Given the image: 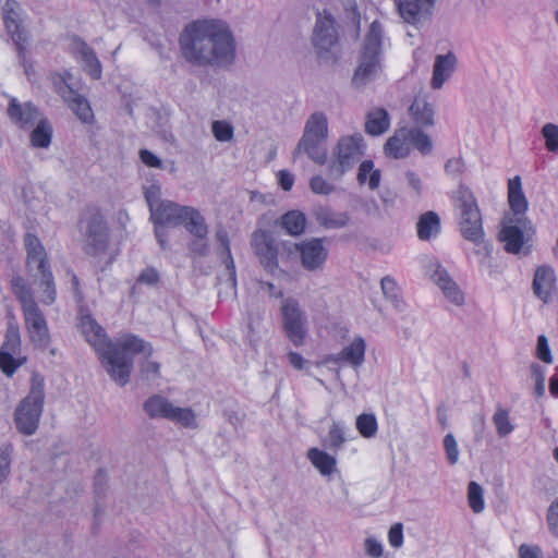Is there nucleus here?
Here are the masks:
<instances>
[{
  "label": "nucleus",
  "mask_w": 558,
  "mask_h": 558,
  "mask_svg": "<svg viewBox=\"0 0 558 558\" xmlns=\"http://www.w3.org/2000/svg\"><path fill=\"white\" fill-rule=\"evenodd\" d=\"M211 131L215 138L219 142H229L233 138L234 130L233 126L222 120H216L211 124Z\"/></svg>",
  "instance_id": "nucleus-41"
},
{
  "label": "nucleus",
  "mask_w": 558,
  "mask_h": 558,
  "mask_svg": "<svg viewBox=\"0 0 558 558\" xmlns=\"http://www.w3.org/2000/svg\"><path fill=\"white\" fill-rule=\"evenodd\" d=\"M547 524L550 533L558 537V498L548 508Z\"/></svg>",
  "instance_id": "nucleus-52"
},
{
  "label": "nucleus",
  "mask_w": 558,
  "mask_h": 558,
  "mask_svg": "<svg viewBox=\"0 0 558 558\" xmlns=\"http://www.w3.org/2000/svg\"><path fill=\"white\" fill-rule=\"evenodd\" d=\"M356 429L364 438H372L378 432L377 418L372 413H362L356 417Z\"/></svg>",
  "instance_id": "nucleus-37"
},
{
  "label": "nucleus",
  "mask_w": 558,
  "mask_h": 558,
  "mask_svg": "<svg viewBox=\"0 0 558 558\" xmlns=\"http://www.w3.org/2000/svg\"><path fill=\"white\" fill-rule=\"evenodd\" d=\"M417 236L422 241H429L440 232V219L435 211H426L420 216L416 223Z\"/></svg>",
  "instance_id": "nucleus-28"
},
{
  "label": "nucleus",
  "mask_w": 558,
  "mask_h": 558,
  "mask_svg": "<svg viewBox=\"0 0 558 558\" xmlns=\"http://www.w3.org/2000/svg\"><path fill=\"white\" fill-rule=\"evenodd\" d=\"M360 184L368 183L371 190H376L380 184V171L374 168L372 160H364L360 163L357 172Z\"/></svg>",
  "instance_id": "nucleus-36"
},
{
  "label": "nucleus",
  "mask_w": 558,
  "mask_h": 558,
  "mask_svg": "<svg viewBox=\"0 0 558 558\" xmlns=\"http://www.w3.org/2000/svg\"><path fill=\"white\" fill-rule=\"evenodd\" d=\"M280 313L282 328L287 338L295 347L303 345L307 335V320L304 312L300 307L299 302L292 298L283 300L280 307Z\"/></svg>",
  "instance_id": "nucleus-14"
},
{
  "label": "nucleus",
  "mask_w": 558,
  "mask_h": 558,
  "mask_svg": "<svg viewBox=\"0 0 558 558\" xmlns=\"http://www.w3.org/2000/svg\"><path fill=\"white\" fill-rule=\"evenodd\" d=\"M140 158H141L142 162L149 168H161L162 167V161L148 149H141Z\"/></svg>",
  "instance_id": "nucleus-56"
},
{
  "label": "nucleus",
  "mask_w": 558,
  "mask_h": 558,
  "mask_svg": "<svg viewBox=\"0 0 558 558\" xmlns=\"http://www.w3.org/2000/svg\"><path fill=\"white\" fill-rule=\"evenodd\" d=\"M12 289L20 301L26 329L32 343L39 349L49 344V330L43 312L34 300L33 291L22 277L12 279Z\"/></svg>",
  "instance_id": "nucleus-4"
},
{
  "label": "nucleus",
  "mask_w": 558,
  "mask_h": 558,
  "mask_svg": "<svg viewBox=\"0 0 558 558\" xmlns=\"http://www.w3.org/2000/svg\"><path fill=\"white\" fill-rule=\"evenodd\" d=\"M316 219L327 229L344 227L349 221L347 213L336 211L330 207H320L316 210Z\"/></svg>",
  "instance_id": "nucleus-33"
},
{
  "label": "nucleus",
  "mask_w": 558,
  "mask_h": 558,
  "mask_svg": "<svg viewBox=\"0 0 558 558\" xmlns=\"http://www.w3.org/2000/svg\"><path fill=\"white\" fill-rule=\"evenodd\" d=\"M534 295L543 303H550L557 294V276L553 266L541 265L534 271L532 281Z\"/></svg>",
  "instance_id": "nucleus-20"
},
{
  "label": "nucleus",
  "mask_w": 558,
  "mask_h": 558,
  "mask_svg": "<svg viewBox=\"0 0 558 558\" xmlns=\"http://www.w3.org/2000/svg\"><path fill=\"white\" fill-rule=\"evenodd\" d=\"M507 198L512 215L505 218V225L499 231V240L505 243V250L508 253L519 254L524 245V233L534 231L531 220L526 217L529 202L523 192L520 175L508 180Z\"/></svg>",
  "instance_id": "nucleus-3"
},
{
  "label": "nucleus",
  "mask_w": 558,
  "mask_h": 558,
  "mask_svg": "<svg viewBox=\"0 0 558 558\" xmlns=\"http://www.w3.org/2000/svg\"><path fill=\"white\" fill-rule=\"evenodd\" d=\"M106 481V474L100 470L95 476V486L101 485Z\"/></svg>",
  "instance_id": "nucleus-64"
},
{
  "label": "nucleus",
  "mask_w": 558,
  "mask_h": 558,
  "mask_svg": "<svg viewBox=\"0 0 558 558\" xmlns=\"http://www.w3.org/2000/svg\"><path fill=\"white\" fill-rule=\"evenodd\" d=\"M390 126V118L386 109L375 108L371 110L365 119V132L377 136L385 133Z\"/></svg>",
  "instance_id": "nucleus-27"
},
{
  "label": "nucleus",
  "mask_w": 558,
  "mask_h": 558,
  "mask_svg": "<svg viewBox=\"0 0 558 558\" xmlns=\"http://www.w3.org/2000/svg\"><path fill=\"white\" fill-rule=\"evenodd\" d=\"M365 553L373 558H380L384 553L383 545L375 537H366L364 541Z\"/></svg>",
  "instance_id": "nucleus-53"
},
{
  "label": "nucleus",
  "mask_w": 558,
  "mask_h": 558,
  "mask_svg": "<svg viewBox=\"0 0 558 558\" xmlns=\"http://www.w3.org/2000/svg\"><path fill=\"white\" fill-rule=\"evenodd\" d=\"M184 58L198 65L230 64L235 56V44L226 23L221 21H194L180 36Z\"/></svg>",
  "instance_id": "nucleus-2"
},
{
  "label": "nucleus",
  "mask_w": 558,
  "mask_h": 558,
  "mask_svg": "<svg viewBox=\"0 0 558 558\" xmlns=\"http://www.w3.org/2000/svg\"><path fill=\"white\" fill-rule=\"evenodd\" d=\"M72 112L77 117V119L85 124H93L95 122L94 111L90 107L89 101L78 95L75 94L72 89Z\"/></svg>",
  "instance_id": "nucleus-35"
},
{
  "label": "nucleus",
  "mask_w": 558,
  "mask_h": 558,
  "mask_svg": "<svg viewBox=\"0 0 558 558\" xmlns=\"http://www.w3.org/2000/svg\"><path fill=\"white\" fill-rule=\"evenodd\" d=\"M3 20L16 49L23 56L27 44V33L22 25L20 4L15 0H7L3 8Z\"/></svg>",
  "instance_id": "nucleus-21"
},
{
  "label": "nucleus",
  "mask_w": 558,
  "mask_h": 558,
  "mask_svg": "<svg viewBox=\"0 0 558 558\" xmlns=\"http://www.w3.org/2000/svg\"><path fill=\"white\" fill-rule=\"evenodd\" d=\"M519 558H543V551L537 545L522 544L519 547Z\"/></svg>",
  "instance_id": "nucleus-55"
},
{
  "label": "nucleus",
  "mask_w": 558,
  "mask_h": 558,
  "mask_svg": "<svg viewBox=\"0 0 558 558\" xmlns=\"http://www.w3.org/2000/svg\"><path fill=\"white\" fill-rule=\"evenodd\" d=\"M328 124L323 113H314L306 122L303 137L299 148L303 150L318 165H324L327 160V154L322 143L327 137Z\"/></svg>",
  "instance_id": "nucleus-13"
},
{
  "label": "nucleus",
  "mask_w": 558,
  "mask_h": 558,
  "mask_svg": "<svg viewBox=\"0 0 558 558\" xmlns=\"http://www.w3.org/2000/svg\"><path fill=\"white\" fill-rule=\"evenodd\" d=\"M345 440L347 438L343 427L339 423H333L328 432L329 447L332 449H339Z\"/></svg>",
  "instance_id": "nucleus-44"
},
{
  "label": "nucleus",
  "mask_w": 558,
  "mask_h": 558,
  "mask_svg": "<svg viewBox=\"0 0 558 558\" xmlns=\"http://www.w3.org/2000/svg\"><path fill=\"white\" fill-rule=\"evenodd\" d=\"M279 185L283 191H290L294 184V175L287 170H279L277 173Z\"/></svg>",
  "instance_id": "nucleus-57"
},
{
  "label": "nucleus",
  "mask_w": 558,
  "mask_h": 558,
  "mask_svg": "<svg viewBox=\"0 0 558 558\" xmlns=\"http://www.w3.org/2000/svg\"><path fill=\"white\" fill-rule=\"evenodd\" d=\"M469 506L474 513H480L485 508L484 492L482 486L476 482H470L468 486Z\"/></svg>",
  "instance_id": "nucleus-38"
},
{
  "label": "nucleus",
  "mask_w": 558,
  "mask_h": 558,
  "mask_svg": "<svg viewBox=\"0 0 558 558\" xmlns=\"http://www.w3.org/2000/svg\"><path fill=\"white\" fill-rule=\"evenodd\" d=\"M44 400V379L35 375L32 377L29 393L15 410L14 422L20 433L27 436L36 433L43 413Z\"/></svg>",
  "instance_id": "nucleus-7"
},
{
  "label": "nucleus",
  "mask_w": 558,
  "mask_h": 558,
  "mask_svg": "<svg viewBox=\"0 0 558 558\" xmlns=\"http://www.w3.org/2000/svg\"><path fill=\"white\" fill-rule=\"evenodd\" d=\"M457 208L460 211L459 228L463 238L474 244L484 240L482 214L474 194L464 186L457 192Z\"/></svg>",
  "instance_id": "nucleus-8"
},
{
  "label": "nucleus",
  "mask_w": 558,
  "mask_h": 558,
  "mask_svg": "<svg viewBox=\"0 0 558 558\" xmlns=\"http://www.w3.org/2000/svg\"><path fill=\"white\" fill-rule=\"evenodd\" d=\"M196 239L191 243L190 250L195 256H205L208 253L209 246L206 241L207 234L204 238L194 235Z\"/></svg>",
  "instance_id": "nucleus-54"
},
{
  "label": "nucleus",
  "mask_w": 558,
  "mask_h": 558,
  "mask_svg": "<svg viewBox=\"0 0 558 558\" xmlns=\"http://www.w3.org/2000/svg\"><path fill=\"white\" fill-rule=\"evenodd\" d=\"M155 233L160 246L165 250L167 248V232L165 227L155 226Z\"/></svg>",
  "instance_id": "nucleus-62"
},
{
  "label": "nucleus",
  "mask_w": 558,
  "mask_h": 558,
  "mask_svg": "<svg viewBox=\"0 0 558 558\" xmlns=\"http://www.w3.org/2000/svg\"><path fill=\"white\" fill-rule=\"evenodd\" d=\"M310 187L313 193L320 195H329L333 192L335 187L322 175H314L310 180Z\"/></svg>",
  "instance_id": "nucleus-45"
},
{
  "label": "nucleus",
  "mask_w": 558,
  "mask_h": 558,
  "mask_svg": "<svg viewBox=\"0 0 558 558\" xmlns=\"http://www.w3.org/2000/svg\"><path fill=\"white\" fill-rule=\"evenodd\" d=\"M280 225L290 235H301L306 228V217L300 210H290L281 216Z\"/></svg>",
  "instance_id": "nucleus-34"
},
{
  "label": "nucleus",
  "mask_w": 558,
  "mask_h": 558,
  "mask_svg": "<svg viewBox=\"0 0 558 558\" xmlns=\"http://www.w3.org/2000/svg\"><path fill=\"white\" fill-rule=\"evenodd\" d=\"M383 26L378 21H374L365 36L361 62L354 72L352 82L357 87L365 85L375 74L379 65V56L383 44Z\"/></svg>",
  "instance_id": "nucleus-10"
},
{
  "label": "nucleus",
  "mask_w": 558,
  "mask_h": 558,
  "mask_svg": "<svg viewBox=\"0 0 558 558\" xmlns=\"http://www.w3.org/2000/svg\"><path fill=\"white\" fill-rule=\"evenodd\" d=\"M144 409L150 417H163L186 428L197 426L193 410L173 407L171 402L160 396L150 397L144 403Z\"/></svg>",
  "instance_id": "nucleus-15"
},
{
  "label": "nucleus",
  "mask_w": 558,
  "mask_h": 558,
  "mask_svg": "<svg viewBox=\"0 0 558 558\" xmlns=\"http://www.w3.org/2000/svg\"><path fill=\"white\" fill-rule=\"evenodd\" d=\"M72 52L87 75L93 80H99L101 77V63L95 51L87 44L72 37Z\"/></svg>",
  "instance_id": "nucleus-24"
},
{
  "label": "nucleus",
  "mask_w": 558,
  "mask_h": 558,
  "mask_svg": "<svg viewBox=\"0 0 558 558\" xmlns=\"http://www.w3.org/2000/svg\"><path fill=\"white\" fill-rule=\"evenodd\" d=\"M307 459L322 475L329 476L336 471V458L316 447L307 451Z\"/></svg>",
  "instance_id": "nucleus-29"
},
{
  "label": "nucleus",
  "mask_w": 558,
  "mask_h": 558,
  "mask_svg": "<svg viewBox=\"0 0 558 558\" xmlns=\"http://www.w3.org/2000/svg\"><path fill=\"white\" fill-rule=\"evenodd\" d=\"M388 542L391 547L400 548L403 545V525L395 523L388 532Z\"/></svg>",
  "instance_id": "nucleus-51"
},
{
  "label": "nucleus",
  "mask_w": 558,
  "mask_h": 558,
  "mask_svg": "<svg viewBox=\"0 0 558 558\" xmlns=\"http://www.w3.org/2000/svg\"><path fill=\"white\" fill-rule=\"evenodd\" d=\"M141 373L147 378L149 376H159L160 365L154 361H146L142 365Z\"/></svg>",
  "instance_id": "nucleus-58"
},
{
  "label": "nucleus",
  "mask_w": 558,
  "mask_h": 558,
  "mask_svg": "<svg viewBox=\"0 0 558 558\" xmlns=\"http://www.w3.org/2000/svg\"><path fill=\"white\" fill-rule=\"evenodd\" d=\"M436 0H399L398 13L401 19L411 25H417L430 19Z\"/></svg>",
  "instance_id": "nucleus-23"
},
{
  "label": "nucleus",
  "mask_w": 558,
  "mask_h": 558,
  "mask_svg": "<svg viewBox=\"0 0 558 558\" xmlns=\"http://www.w3.org/2000/svg\"><path fill=\"white\" fill-rule=\"evenodd\" d=\"M335 20L330 14H317V21L313 35V45L319 58L331 52L338 43V35L335 28Z\"/></svg>",
  "instance_id": "nucleus-18"
},
{
  "label": "nucleus",
  "mask_w": 558,
  "mask_h": 558,
  "mask_svg": "<svg viewBox=\"0 0 558 558\" xmlns=\"http://www.w3.org/2000/svg\"><path fill=\"white\" fill-rule=\"evenodd\" d=\"M409 185L416 192L420 193L422 190V182L418 175L412 171L407 173Z\"/></svg>",
  "instance_id": "nucleus-61"
},
{
  "label": "nucleus",
  "mask_w": 558,
  "mask_h": 558,
  "mask_svg": "<svg viewBox=\"0 0 558 558\" xmlns=\"http://www.w3.org/2000/svg\"><path fill=\"white\" fill-rule=\"evenodd\" d=\"M365 341L363 338H355L349 345L344 347L337 360L349 363L354 367L363 364L365 357Z\"/></svg>",
  "instance_id": "nucleus-32"
},
{
  "label": "nucleus",
  "mask_w": 558,
  "mask_h": 558,
  "mask_svg": "<svg viewBox=\"0 0 558 558\" xmlns=\"http://www.w3.org/2000/svg\"><path fill=\"white\" fill-rule=\"evenodd\" d=\"M536 357L546 364L553 363L551 351L545 335L537 337Z\"/></svg>",
  "instance_id": "nucleus-47"
},
{
  "label": "nucleus",
  "mask_w": 558,
  "mask_h": 558,
  "mask_svg": "<svg viewBox=\"0 0 558 558\" xmlns=\"http://www.w3.org/2000/svg\"><path fill=\"white\" fill-rule=\"evenodd\" d=\"M78 328L97 352L111 379L120 386H125L130 380L134 356L145 353L149 357L153 353L149 343L132 333L124 335L117 342H112L105 329L90 315L81 316Z\"/></svg>",
  "instance_id": "nucleus-1"
},
{
  "label": "nucleus",
  "mask_w": 558,
  "mask_h": 558,
  "mask_svg": "<svg viewBox=\"0 0 558 558\" xmlns=\"http://www.w3.org/2000/svg\"><path fill=\"white\" fill-rule=\"evenodd\" d=\"M155 226H184L193 235L204 238L208 233L207 226L201 213L190 206H181L171 201H163L150 213Z\"/></svg>",
  "instance_id": "nucleus-6"
},
{
  "label": "nucleus",
  "mask_w": 558,
  "mask_h": 558,
  "mask_svg": "<svg viewBox=\"0 0 558 558\" xmlns=\"http://www.w3.org/2000/svg\"><path fill=\"white\" fill-rule=\"evenodd\" d=\"M21 353V335L16 323L8 324L5 341L0 350V368L7 375L11 376L25 362V357H15Z\"/></svg>",
  "instance_id": "nucleus-16"
},
{
  "label": "nucleus",
  "mask_w": 558,
  "mask_h": 558,
  "mask_svg": "<svg viewBox=\"0 0 558 558\" xmlns=\"http://www.w3.org/2000/svg\"><path fill=\"white\" fill-rule=\"evenodd\" d=\"M363 154L364 143L361 135L341 137L330 160L329 173L336 178L342 177L359 162Z\"/></svg>",
  "instance_id": "nucleus-12"
},
{
  "label": "nucleus",
  "mask_w": 558,
  "mask_h": 558,
  "mask_svg": "<svg viewBox=\"0 0 558 558\" xmlns=\"http://www.w3.org/2000/svg\"><path fill=\"white\" fill-rule=\"evenodd\" d=\"M380 286H381L383 293L387 300H390L391 302L399 301L398 298H399L400 289H399L397 282L395 281V279H392L389 276H386L381 279Z\"/></svg>",
  "instance_id": "nucleus-46"
},
{
  "label": "nucleus",
  "mask_w": 558,
  "mask_h": 558,
  "mask_svg": "<svg viewBox=\"0 0 558 558\" xmlns=\"http://www.w3.org/2000/svg\"><path fill=\"white\" fill-rule=\"evenodd\" d=\"M251 243L263 267L269 272L277 270L279 250L275 239L259 229L253 232Z\"/></svg>",
  "instance_id": "nucleus-17"
},
{
  "label": "nucleus",
  "mask_w": 558,
  "mask_h": 558,
  "mask_svg": "<svg viewBox=\"0 0 558 558\" xmlns=\"http://www.w3.org/2000/svg\"><path fill=\"white\" fill-rule=\"evenodd\" d=\"M136 281L141 284L156 286L160 281V275L156 268L148 266L141 271Z\"/></svg>",
  "instance_id": "nucleus-49"
},
{
  "label": "nucleus",
  "mask_w": 558,
  "mask_h": 558,
  "mask_svg": "<svg viewBox=\"0 0 558 558\" xmlns=\"http://www.w3.org/2000/svg\"><path fill=\"white\" fill-rule=\"evenodd\" d=\"M161 190L160 186L157 184H151L147 186L144 191L145 199L148 204L150 213L155 207L158 206L159 203H162L163 201L160 199Z\"/></svg>",
  "instance_id": "nucleus-50"
},
{
  "label": "nucleus",
  "mask_w": 558,
  "mask_h": 558,
  "mask_svg": "<svg viewBox=\"0 0 558 558\" xmlns=\"http://www.w3.org/2000/svg\"><path fill=\"white\" fill-rule=\"evenodd\" d=\"M24 246L26 250V267L34 282L40 289L41 302L51 304L56 299V289L46 250L39 239L32 233L25 234Z\"/></svg>",
  "instance_id": "nucleus-5"
},
{
  "label": "nucleus",
  "mask_w": 558,
  "mask_h": 558,
  "mask_svg": "<svg viewBox=\"0 0 558 558\" xmlns=\"http://www.w3.org/2000/svg\"><path fill=\"white\" fill-rule=\"evenodd\" d=\"M410 114L412 120L422 126L434 124V109L424 98L415 97L410 106Z\"/></svg>",
  "instance_id": "nucleus-31"
},
{
  "label": "nucleus",
  "mask_w": 558,
  "mask_h": 558,
  "mask_svg": "<svg viewBox=\"0 0 558 558\" xmlns=\"http://www.w3.org/2000/svg\"><path fill=\"white\" fill-rule=\"evenodd\" d=\"M57 93L68 101V95L70 94V86L68 85L65 78L63 76H57L54 81Z\"/></svg>",
  "instance_id": "nucleus-59"
},
{
  "label": "nucleus",
  "mask_w": 558,
  "mask_h": 558,
  "mask_svg": "<svg viewBox=\"0 0 558 558\" xmlns=\"http://www.w3.org/2000/svg\"><path fill=\"white\" fill-rule=\"evenodd\" d=\"M457 58L452 52L438 54L435 59L433 77L430 85L434 89H439L444 83L451 76L456 69Z\"/></svg>",
  "instance_id": "nucleus-26"
},
{
  "label": "nucleus",
  "mask_w": 558,
  "mask_h": 558,
  "mask_svg": "<svg viewBox=\"0 0 558 558\" xmlns=\"http://www.w3.org/2000/svg\"><path fill=\"white\" fill-rule=\"evenodd\" d=\"M493 422L500 437L508 436L514 430V425L510 420V413L506 409H497L493 416Z\"/></svg>",
  "instance_id": "nucleus-39"
},
{
  "label": "nucleus",
  "mask_w": 558,
  "mask_h": 558,
  "mask_svg": "<svg viewBox=\"0 0 558 558\" xmlns=\"http://www.w3.org/2000/svg\"><path fill=\"white\" fill-rule=\"evenodd\" d=\"M10 121L21 130H31L40 119L43 112L31 101L20 102L12 97L7 109Z\"/></svg>",
  "instance_id": "nucleus-19"
},
{
  "label": "nucleus",
  "mask_w": 558,
  "mask_h": 558,
  "mask_svg": "<svg viewBox=\"0 0 558 558\" xmlns=\"http://www.w3.org/2000/svg\"><path fill=\"white\" fill-rule=\"evenodd\" d=\"M29 134V143L35 148H48L51 144L53 129L45 117L35 123Z\"/></svg>",
  "instance_id": "nucleus-30"
},
{
  "label": "nucleus",
  "mask_w": 558,
  "mask_h": 558,
  "mask_svg": "<svg viewBox=\"0 0 558 558\" xmlns=\"http://www.w3.org/2000/svg\"><path fill=\"white\" fill-rule=\"evenodd\" d=\"M444 447L450 464H456L459 459V449L456 438L452 434H447L444 439Z\"/></svg>",
  "instance_id": "nucleus-48"
},
{
  "label": "nucleus",
  "mask_w": 558,
  "mask_h": 558,
  "mask_svg": "<svg viewBox=\"0 0 558 558\" xmlns=\"http://www.w3.org/2000/svg\"><path fill=\"white\" fill-rule=\"evenodd\" d=\"M549 392L554 398H558V376L554 375L549 379Z\"/></svg>",
  "instance_id": "nucleus-63"
},
{
  "label": "nucleus",
  "mask_w": 558,
  "mask_h": 558,
  "mask_svg": "<svg viewBox=\"0 0 558 558\" xmlns=\"http://www.w3.org/2000/svg\"><path fill=\"white\" fill-rule=\"evenodd\" d=\"M412 147L421 154L427 155L433 149L429 136L420 129L400 128L385 144L387 156L399 159L409 156Z\"/></svg>",
  "instance_id": "nucleus-11"
},
{
  "label": "nucleus",
  "mask_w": 558,
  "mask_h": 558,
  "mask_svg": "<svg viewBox=\"0 0 558 558\" xmlns=\"http://www.w3.org/2000/svg\"><path fill=\"white\" fill-rule=\"evenodd\" d=\"M12 446L3 445L0 447V484L8 477L12 461Z\"/></svg>",
  "instance_id": "nucleus-43"
},
{
  "label": "nucleus",
  "mask_w": 558,
  "mask_h": 558,
  "mask_svg": "<svg viewBox=\"0 0 558 558\" xmlns=\"http://www.w3.org/2000/svg\"><path fill=\"white\" fill-rule=\"evenodd\" d=\"M433 281L442 290L446 298L456 305H462L464 295L458 284L449 277L447 270L437 265L432 275Z\"/></svg>",
  "instance_id": "nucleus-25"
},
{
  "label": "nucleus",
  "mask_w": 558,
  "mask_h": 558,
  "mask_svg": "<svg viewBox=\"0 0 558 558\" xmlns=\"http://www.w3.org/2000/svg\"><path fill=\"white\" fill-rule=\"evenodd\" d=\"M325 239L314 238L295 245L300 254L302 266L307 270L320 268L328 257V250L324 245Z\"/></svg>",
  "instance_id": "nucleus-22"
},
{
  "label": "nucleus",
  "mask_w": 558,
  "mask_h": 558,
  "mask_svg": "<svg viewBox=\"0 0 558 558\" xmlns=\"http://www.w3.org/2000/svg\"><path fill=\"white\" fill-rule=\"evenodd\" d=\"M217 240L222 247V255L225 256V263H226L227 269L229 270L230 278L233 281V283L235 284V266H234V262H233V258L231 255L229 236H228L227 232L219 231L217 233Z\"/></svg>",
  "instance_id": "nucleus-40"
},
{
  "label": "nucleus",
  "mask_w": 558,
  "mask_h": 558,
  "mask_svg": "<svg viewBox=\"0 0 558 558\" xmlns=\"http://www.w3.org/2000/svg\"><path fill=\"white\" fill-rule=\"evenodd\" d=\"M288 360L290 365L298 371L303 369L305 365V360L303 359V356L294 351H290L288 353Z\"/></svg>",
  "instance_id": "nucleus-60"
},
{
  "label": "nucleus",
  "mask_w": 558,
  "mask_h": 558,
  "mask_svg": "<svg viewBox=\"0 0 558 558\" xmlns=\"http://www.w3.org/2000/svg\"><path fill=\"white\" fill-rule=\"evenodd\" d=\"M80 228L87 254L99 256L109 247V228L101 211L96 207L87 208L80 219Z\"/></svg>",
  "instance_id": "nucleus-9"
},
{
  "label": "nucleus",
  "mask_w": 558,
  "mask_h": 558,
  "mask_svg": "<svg viewBox=\"0 0 558 558\" xmlns=\"http://www.w3.org/2000/svg\"><path fill=\"white\" fill-rule=\"evenodd\" d=\"M543 137L545 138V146L548 151H558V125L547 123L542 129Z\"/></svg>",
  "instance_id": "nucleus-42"
}]
</instances>
